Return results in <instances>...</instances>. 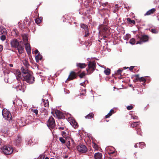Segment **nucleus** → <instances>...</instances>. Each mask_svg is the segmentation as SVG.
I'll use <instances>...</instances> for the list:
<instances>
[{
	"label": "nucleus",
	"instance_id": "aec40b11",
	"mask_svg": "<svg viewBox=\"0 0 159 159\" xmlns=\"http://www.w3.org/2000/svg\"><path fill=\"white\" fill-rule=\"evenodd\" d=\"M17 80H19L21 78V73L19 70H17L15 73Z\"/></svg>",
	"mask_w": 159,
	"mask_h": 159
},
{
	"label": "nucleus",
	"instance_id": "de8ad7c7",
	"mask_svg": "<svg viewBox=\"0 0 159 159\" xmlns=\"http://www.w3.org/2000/svg\"><path fill=\"white\" fill-rule=\"evenodd\" d=\"M85 32L86 34L84 35V36L86 37L88 36L89 35V33L88 32H87V30Z\"/></svg>",
	"mask_w": 159,
	"mask_h": 159
},
{
	"label": "nucleus",
	"instance_id": "338daca9",
	"mask_svg": "<svg viewBox=\"0 0 159 159\" xmlns=\"http://www.w3.org/2000/svg\"><path fill=\"white\" fill-rule=\"evenodd\" d=\"M2 143V140L1 139H0V145Z\"/></svg>",
	"mask_w": 159,
	"mask_h": 159
},
{
	"label": "nucleus",
	"instance_id": "a18cd8bd",
	"mask_svg": "<svg viewBox=\"0 0 159 159\" xmlns=\"http://www.w3.org/2000/svg\"><path fill=\"white\" fill-rule=\"evenodd\" d=\"M68 139L69 140V141H70V142L71 143V144H72L74 143L73 140L71 138H70V137L69 138V139Z\"/></svg>",
	"mask_w": 159,
	"mask_h": 159
},
{
	"label": "nucleus",
	"instance_id": "f257e3e1",
	"mask_svg": "<svg viewBox=\"0 0 159 159\" xmlns=\"http://www.w3.org/2000/svg\"><path fill=\"white\" fill-rule=\"evenodd\" d=\"M24 79L27 82L30 84L33 83L34 81V78L32 75V73L31 72L28 73L25 75H22Z\"/></svg>",
	"mask_w": 159,
	"mask_h": 159
},
{
	"label": "nucleus",
	"instance_id": "b1692460",
	"mask_svg": "<svg viewBox=\"0 0 159 159\" xmlns=\"http://www.w3.org/2000/svg\"><path fill=\"white\" fill-rule=\"evenodd\" d=\"M101 26L102 29H103V32H102V34H105L106 32L107 33L108 31L107 28L105 26H102V25H100Z\"/></svg>",
	"mask_w": 159,
	"mask_h": 159
},
{
	"label": "nucleus",
	"instance_id": "ddd939ff",
	"mask_svg": "<svg viewBox=\"0 0 159 159\" xmlns=\"http://www.w3.org/2000/svg\"><path fill=\"white\" fill-rule=\"evenodd\" d=\"M25 49L27 51V52L29 54L31 52V50L30 48V45L29 43H25Z\"/></svg>",
	"mask_w": 159,
	"mask_h": 159
},
{
	"label": "nucleus",
	"instance_id": "49530a36",
	"mask_svg": "<svg viewBox=\"0 0 159 159\" xmlns=\"http://www.w3.org/2000/svg\"><path fill=\"white\" fill-rule=\"evenodd\" d=\"M86 93V90H83V93H80V95H83L84 96H85V94Z\"/></svg>",
	"mask_w": 159,
	"mask_h": 159
},
{
	"label": "nucleus",
	"instance_id": "13d9d810",
	"mask_svg": "<svg viewBox=\"0 0 159 159\" xmlns=\"http://www.w3.org/2000/svg\"><path fill=\"white\" fill-rule=\"evenodd\" d=\"M138 145H139V143H137L135 144L134 145V147L135 148H137L138 147Z\"/></svg>",
	"mask_w": 159,
	"mask_h": 159
},
{
	"label": "nucleus",
	"instance_id": "58836bf2",
	"mask_svg": "<svg viewBox=\"0 0 159 159\" xmlns=\"http://www.w3.org/2000/svg\"><path fill=\"white\" fill-rule=\"evenodd\" d=\"M60 141L63 143H65V139L62 137L59 138Z\"/></svg>",
	"mask_w": 159,
	"mask_h": 159
},
{
	"label": "nucleus",
	"instance_id": "4d7b16f0",
	"mask_svg": "<svg viewBox=\"0 0 159 159\" xmlns=\"http://www.w3.org/2000/svg\"><path fill=\"white\" fill-rule=\"evenodd\" d=\"M8 65H9V66L11 67H13V65L12 64H7Z\"/></svg>",
	"mask_w": 159,
	"mask_h": 159
},
{
	"label": "nucleus",
	"instance_id": "e433bc0d",
	"mask_svg": "<svg viewBox=\"0 0 159 159\" xmlns=\"http://www.w3.org/2000/svg\"><path fill=\"white\" fill-rule=\"evenodd\" d=\"M41 21V20L39 18H37L35 19V22L37 24H39L40 23Z\"/></svg>",
	"mask_w": 159,
	"mask_h": 159
},
{
	"label": "nucleus",
	"instance_id": "bf43d9fd",
	"mask_svg": "<svg viewBox=\"0 0 159 159\" xmlns=\"http://www.w3.org/2000/svg\"><path fill=\"white\" fill-rule=\"evenodd\" d=\"M4 80H5V81L7 83L8 82V79L5 78L4 79Z\"/></svg>",
	"mask_w": 159,
	"mask_h": 159
},
{
	"label": "nucleus",
	"instance_id": "1a4fd4ad",
	"mask_svg": "<svg viewBox=\"0 0 159 159\" xmlns=\"http://www.w3.org/2000/svg\"><path fill=\"white\" fill-rule=\"evenodd\" d=\"M11 44L12 47L17 48L19 45V42L16 39H14L11 41Z\"/></svg>",
	"mask_w": 159,
	"mask_h": 159
},
{
	"label": "nucleus",
	"instance_id": "8fccbe9b",
	"mask_svg": "<svg viewBox=\"0 0 159 159\" xmlns=\"http://www.w3.org/2000/svg\"><path fill=\"white\" fill-rule=\"evenodd\" d=\"M32 142V139H30V140L28 141V144H31V143Z\"/></svg>",
	"mask_w": 159,
	"mask_h": 159
},
{
	"label": "nucleus",
	"instance_id": "3c124183",
	"mask_svg": "<svg viewBox=\"0 0 159 159\" xmlns=\"http://www.w3.org/2000/svg\"><path fill=\"white\" fill-rule=\"evenodd\" d=\"M137 117L136 116H135V117L133 116H131V118H133V119H136Z\"/></svg>",
	"mask_w": 159,
	"mask_h": 159
},
{
	"label": "nucleus",
	"instance_id": "680f3d73",
	"mask_svg": "<svg viewBox=\"0 0 159 159\" xmlns=\"http://www.w3.org/2000/svg\"><path fill=\"white\" fill-rule=\"evenodd\" d=\"M114 153V151H113V152H109L108 153L109 154H113Z\"/></svg>",
	"mask_w": 159,
	"mask_h": 159
},
{
	"label": "nucleus",
	"instance_id": "c03bdc74",
	"mask_svg": "<svg viewBox=\"0 0 159 159\" xmlns=\"http://www.w3.org/2000/svg\"><path fill=\"white\" fill-rule=\"evenodd\" d=\"M130 24H132L134 25L135 24V21L133 20H131L130 19Z\"/></svg>",
	"mask_w": 159,
	"mask_h": 159
},
{
	"label": "nucleus",
	"instance_id": "a19ab883",
	"mask_svg": "<svg viewBox=\"0 0 159 159\" xmlns=\"http://www.w3.org/2000/svg\"><path fill=\"white\" fill-rule=\"evenodd\" d=\"M122 70L119 69L118 70H117L116 73V74L117 75H120L121 72H122Z\"/></svg>",
	"mask_w": 159,
	"mask_h": 159
},
{
	"label": "nucleus",
	"instance_id": "c756f323",
	"mask_svg": "<svg viewBox=\"0 0 159 159\" xmlns=\"http://www.w3.org/2000/svg\"><path fill=\"white\" fill-rule=\"evenodd\" d=\"M139 146L142 148L145 146V144L143 142L139 143Z\"/></svg>",
	"mask_w": 159,
	"mask_h": 159
},
{
	"label": "nucleus",
	"instance_id": "393cba45",
	"mask_svg": "<svg viewBox=\"0 0 159 159\" xmlns=\"http://www.w3.org/2000/svg\"><path fill=\"white\" fill-rule=\"evenodd\" d=\"M114 110L113 109H111L110 110V112L105 116V118H108L110 116H111L113 113H114Z\"/></svg>",
	"mask_w": 159,
	"mask_h": 159
},
{
	"label": "nucleus",
	"instance_id": "e2e57ef3",
	"mask_svg": "<svg viewBox=\"0 0 159 159\" xmlns=\"http://www.w3.org/2000/svg\"><path fill=\"white\" fill-rule=\"evenodd\" d=\"M133 106H130V110L132 109L133 108Z\"/></svg>",
	"mask_w": 159,
	"mask_h": 159
},
{
	"label": "nucleus",
	"instance_id": "69168bd1",
	"mask_svg": "<svg viewBox=\"0 0 159 159\" xmlns=\"http://www.w3.org/2000/svg\"><path fill=\"white\" fill-rule=\"evenodd\" d=\"M5 65V63H3L2 64V66L3 67L4 66V65Z\"/></svg>",
	"mask_w": 159,
	"mask_h": 159
},
{
	"label": "nucleus",
	"instance_id": "864d4df0",
	"mask_svg": "<svg viewBox=\"0 0 159 159\" xmlns=\"http://www.w3.org/2000/svg\"><path fill=\"white\" fill-rule=\"evenodd\" d=\"M134 67V66H131L130 67V70H133Z\"/></svg>",
	"mask_w": 159,
	"mask_h": 159
},
{
	"label": "nucleus",
	"instance_id": "0e129e2a",
	"mask_svg": "<svg viewBox=\"0 0 159 159\" xmlns=\"http://www.w3.org/2000/svg\"><path fill=\"white\" fill-rule=\"evenodd\" d=\"M127 109L128 110H129V106H128L127 107Z\"/></svg>",
	"mask_w": 159,
	"mask_h": 159
},
{
	"label": "nucleus",
	"instance_id": "4468645a",
	"mask_svg": "<svg viewBox=\"0 0 159 159\" xmlns=\"http://www.w3.org/2000/svg\"><path fill=\"white\" fill-rule=\"evenodd\" d=\"M94 157L95 159H102V154L99 152L96 153L94 155Z\"/></svg>",
	"mask_w": 159,
	"mask_h": 159
},
{
	"label": "nucleus",
	"instance_id": "6e6d98bb",
	"mask_svg": "<svg viewBox=\"0 0 159 159\" xmlns=\"http://www.w3.org/2000/svg\"><path fill=\"white\" fill-rule=\"evenodd\" d=\"M58 129H64V127H59L58 128Z\"/></svg>",
	"mask_w": 159,
	"mask_h": 159
},
{
	"label": "nucleus",
	"instance_id": "c9c22d12",
	"mask_svg": "<svg viewBox=\"0 0 159 159\" xmlns=\"http://www.w3.org/2000/svg\"><path fill=\"white\" fill-rule=\"evenodd\" d=\"M31 111L33 112L34 113L35 115L37 116L38 114V110L37 109H32L31 110Z\"/></svg>",
	"mask_w": 159,
	"mask_h": 159
},
{
	"label": "nucleus",
	"instance_id": "5fc2aeb1",
	"mask_svg": "<svg viewBox=\"0 0 159 159\" xmlns=\"http://www.w3.org/2000/svg\"><path fill=\"white\" fill-rule=\"evenodd\" d=\"M85 83L84 82H83V83H81L80 84V85L82 86H84V85Z\"/></svg>",
	"mask_w": 159,
	"mask_h": 159
},
{
	"label": "nucleus",
	"instance_id": "0eeeda50",
	"mask_svg": "<svg viewBox=\"0 0 159 159\" xmlns=\"http://www.w3.org/2000/svg\"><path fill=\"white\" fill-rule=\"evenodd\" d=\"M77 149L80 152L84 153L87 151V149L86 147L83 145H80L78 146Z\"/></svg>",
	"mask_w": 159,
	"mask_h": 159
},
{
	"label": "nucleus",
	"instance_id": "39448f33",
	"mask_svg": "<svg viewBox=\"0 0 159 159\" xmlns=\"http://www.w3.org/2000/svg\"><path fill=\"white\" fill-rule=\"evenodd\" d=\"M89 69L87 71L89 74L91 73L95 70L96 68V63L95 61L90 62L88 65Z\"/></svg>",
	"mask_w": 159,
	"mask_h": 159
},
{
	"label": "nucleus",
	"instance_id": "7c9ffc66",
	"mask_svg": "<svg viewBox=\"0 0 159 159\" xmlns=\"http://www.w3.org/2000/svg\"><path fill=\"white\" fill-rule=\"evenodd\" d=\"M81 28L84 29L85 31L87 30V26L84 24H81Z\"/></svg>",
	"mask_w": 159,
	"mask_h": 159
},
{
	"label": "nucleus",
	"instance_id": "2eb2a0df",
	"mask_svg": "<svg viewBox=\"0 0 159 159\" xmlns=\"http://www.w3.org/2000/svg\"><path fill=\"white\" fill-rule=\"evenodd\" d=\"M156 11L155 8H153L149 10L145 14V16L150 15L151 14L153 13Z\"/></svg>",
	"mask_w": 159,
	"mask_h": 159
},
{
	"label": "nucleus",
	"instance_id": "37998d69",
	"mask_svg": "<svg viewBox=\"0 0 159 159\" xmlns=\"http://www.w3.org/2000/svg\"><path fill=\"white\" fill-rule=\"evenodd\" d=\"M139 80L140 81H142L143 82H145L146 81L145 79V78L143 77H141L140 78Z\"/></svg>",
	"mask_w": 159,
	"mask_h": 159
},
{
	"label": "nucleus",
	"instance_id": "f3484780",
	"mask_svg": "<svg viewBox=\"0 0 159 159\" xmlns=\"http://www.w3.org/2000/svg\"><path fill=\"white\" fill-rule=\"evenodd\" d=\"M76 75L74 72H72L70 73L68 79L69 80H72L75 78Z\"/></svg>",
	"mask_w": 159,
	"mask_h": 159
},
{
	"label": "nucleus",
	"instance_id": "a211bd4d",
	"mask_svg": "<svg viewBox=\"0 0 159 159\" xmlns=\"http://www.w3.org/2000/svg\"><path fill=\"white\" fill-rule=\"evenodd\" d=\"M6 34L7 31L6 29L2 26H0V35Z\"/></svg>",
	"mask_w": 159,
	"mask_h": 159
},
{
	"label": "nucleus",
	"instance_id": "423d86ee",
	"mask_svg": "<svg viewBox=\"0 0 159 159\" xmlns=\"http://www.w3.org/2000/svg\"><path fill=\"white\" fill-rule=\"evenodd\" d=\"M48 126L51 129H53L55 128V123L54 118L51 117L49 118L48 121Z\"/></svg>",
	"mask_w": 159,
	"mask_h": 159
},
{
	"label": "nucleus",
	"instance_id": "09e8293b",
	"mask_svg": "<svg viewBox=\"0 0 159 159\" xmlns=\"http://www.w3.org/2000/svg\"><path fill=\"white\" fill-rule=\"evenodd\" d=\"M66 140V142H67V144H68L69 145H70V144H71V143H70V141H69V140L68 139H67V140Z\"/></svg>",
	"mask_w": 159,
	"mask_h": 159
},
{
	"label": "nucleus",
	"instance_id": "5701e85b",
	"mask_svg": "<svg viewBox=\"0 0 159 159\" xmlns=\"http://www.w3.org/2000/svg\"><path fill=\"white\" fill-rule=\"evenodd\" d=\"M77 66L81 68H84L86 66V65L84 63H77Z\"/></svg>",
	"mask_w": 159,
	"mask_h": 159
},
{
	"label": "nucleus",
	"instance_id": "f704fd0d",
	"mask_svg": "<svg viewBox=\"0 0 159 159\" xmlns=\"http://www.w3.org/2000/svg\"><path fill=\"white\" fill-rule=\"evenodd\" d=\"M6 34H3L0 37V39L2 41H4L6 39V37L5 35Z\"/></svg>",
	"mask_w": 159,
	"mask_h": 159
},
{
	"label": "nucleus",
	"instance_id": "603ef678",
	"mask_svg": "<svg viewBox=\"0 0 159 159\" xmlns=\"http://www.w3.org/2000/svg\"><path fill=\"white\" fill-rule=\"evenodd\" d=\"M3 49L2 46L0 45V52H1Z\"/></svg>",
	"mask_w": 159,
	"mask_h": 159
},
{
	"label": "nucleus",
	"instance_id": "412c9836",
	"mask_svg": "<svg viewBox=\"0 0 159 159\" xmlns=\"http://www.w3.org/2000/svg\"><path fill=\"white\" fill-rule=\"evenodd\" d=\"M17 48L19 53L21 54L24 52V48L20 45H19Z\"/></svg>",
	"mask_w": 159,
	"mask_h": 159
},
{
	"label": "nucleus",
	"instance_id": "6ab92c4d",
	"mask_svg": "<svg viewBox=\"0 0 159 159\" xmlns=\"http://www.w3.org/2000/svg\"><path fill=\"white\" fill-rule=\"evenodd\" d=\"M68 133L66 131H63L62 133V135L63 137L65 138L66 140L69 139V136H68Z\"/></svg>",
	"mask_w": 159,
	"mask_h": 159
},
{
	"label": "nucleus",
	"instance_id": "052dcab7",
	"mask_svg": "<svg viewBox=\"0 0 159 159\" xmlns=\"http://www.w3.org/2000/svg\"><path fill=\"white\" fill-rule=\"evenodd\" d=\"M38 52H39V51H38V50L37 49L35 51V53L36 54L38 53Z\"/></svg>",
	"mask_w": 159,
	"mask_h": 159
},
{
	"label": "nucleus",
	"instance_id": "473e14b6",
	"mask_svg": "<svg viewBox=\"0 0 159 159\" xmlns=\"http://www.w3.org/2000/svg\"><path fill=\"white\" fill-rule=\"evenodd\" d=\"M23 63L24 65L26 66L25 67H27L29 66L28 62L25 59L23 61Z\"/></svg>",
	"mask_w": 159,
	"mask_h": 159
},
{
	"label": "nucleus",
	"instance_id": "f03ea898",
	"mask_svg": "<svg viewBox=\"0 0 159 159\" xmlns=\"http://www.w3.org/2000/svg\"><path fill=\"white\" fill-rule=\"evenodd\" d=\"M2 115L5 119L8 120H10L12 116L10 112L7 109H4L2 111Z\"/></svg>",
	"mask_w": 159,
	"mask_h": 159
},
{
	"label": "nucleus",
	"instance_id": "9d476101",
	"mask_svg": "<svg viewBox=\"0 0 159 159\" xmlns=\"http://www.w3.org/2000/svg\"><path fill=\"white\" fill-rule=\"evenodd\" d=\"M148 37L146 35H143L141 37L140 41L137 42L136 44H141L142 42H145L148 41Z\"/></svg>",
	"mask_w": 159,
	"mask_h": 159
},
{
	"label": "nucleus",
	"instance_id": "cd10ccee",
	"mask_svg": "<svg viewBox=\"0 0 159 159\" xmlns=\"http://www.w3.org/2000/svg\"><path fill=\"white\" fill-rule=\"evenodd\" d=\"M94 116V114L93 113H90L88 114L85 117L86 118L89 119L90 118H93Z\"/></svg>",
	"mask_w": 159,
	"mask_h": 159
},
{
	"label": "nucleus",
	"instance_id": "774afa93",
	"mask_svg": "<svg viewBox=\"0 0 159 159\" xmlns=\"http://www.w3.org/2000/svg\"><path fill=\"white\" fill-rule=\"evenodd\" d=\"M44 159H49V158L48 157H46Z\"/></svg>",
	"mask_w": 159,
	"mask_h": 159
},
{
	"label": "nucleus",
	"instance_id": "2f4dec72",
	"mask_svg": "<svg viewBox=\"0 0 159 159\" xmlns=\"http://www.w3.org/2000/svg\"><path fill=\"white\" fill-rule=\"evenodd\" d=\"M139 124V122H134L133 123L131 124V126L133 127H134L136 126H137Z\"/></svg>",
	"mask_w": 159,
	"mask_h": 159
},
{
	"label": "nucleus",
	"instance_id": "79ce46f5",
	"mask_svg": "<svg viewBox=\"0 0 159 159\" xmlns=\"http://www.w3.org/2000/svg\"><path fill=\"white\" fill-rule=\"evenodd\" d=\"M151 30L152 32L153 33H157L158 32V31L155 29H151Z\"/></svg>",
	"mask_w": 159,
	"mask_h": 159
},
{
	"label": "nucleus",
	"instance_id": "20e7f679",
	"mask_svg": "<svg viewBox=\"0 0 159 159\" xmlns=\"http://www.w3.org/2000/svg\"><path fill=\"white\" fill-rule=\"evenodd\" d=\"M2 150L4 153L6 154H10L13 152V149L10 146H4L2 148Z\"/></svg>",
	"mask_w": 159,
	"mask_h": 159
},
{
	"label": "nucleus",
	"instance_id": "4c0bfd02",
	"mask_svg": "<svg viewBox=\"0 0 159 159\" xmlns=\"http://www.w3.org/2000/svg\"><path fill=\"white\" fill-rule=\"evenodd\" d=\"M135 40L134 39H132L130 40V43L134 44L135 43Z\"/></svg>",
	"mask_w": 159,
	"mask_h": 159
},
{
	"label": "nucleus",
	"instance_id": "f8f14e48",
	"mask_svg": "<svg viewBox=\"0 0 159 159\" xmlns=\"http://www.w3.org/2000/svg\"><path fill=\"white\" fill-rule=\"evenodd\" d=\"M21 70L22 72L23 73L22 75H25L28 73H30L31 72L28 70L27 67H22L21 69Z\"/></svg>",
	"mask_w": 159,
	"mask_h": 159
},
{
	"label": "nucleus",
	"instance_id": "ea45409f",
	"mask_svg": "<svg viewBox=\"0 0 159 159\" xmlns=\"http://www.w3.org/2000/svg\"><path fill=\"white\" fill-rule=\"evenodd\" d=\"M85 75V73L83 72L79 75V76L80 78H82Z\"/></svg>",
	"mask_w": 159,
	"mask_h": 159
},
{
	"label": "nucleus",
	"instance_id": "72a5a7b5",
	"mask_svg": "<svg viewBox=\"0 0 159 159\" xmlns=\"http://www.w3.org/2000/svg\"><path fill=\"white\" fill-rule=\"evenodd\" d=\"M93 147L95 150H97L98 149V145L95 143H93Z\"/></svg>",
	"mask_w": 159,
	"mask_h": 159
},
{
	"label": "nucleus",
	"instance_id": "c85d7f7f",
	"mask_svg": "<svg viewBox=\"0 0 159 159\" xmlns=\"http://www.w3.org/2000/svg\"><path fill=\"white\" fill-rule=\"evenodd\" d=\"M104 72L107 75H109L110 73V70L107 68L104 71Z\"/></svg>",
	"mask_w": 159,
	"mask_h": 159
},
{
	"label": "nucleus",
	"instance_id": "7ed1b4c3",
	"mask_svg": "<svg viewBox=\"0 0 159 159\" xmlns=\"http://www.w3.org/2000/svg\"><path fill=\"white\" fill-rule=\"evenodd\" d=\"M14 88L17 91L24 92L25 90V86L21 82H18L14 85Z\"/></svg>",
	"mask_w": 159,
	"mask_h": 159
},
{
	"label": "nucleus",
	"instance_id": "a878e982",
	"mask_svg": "<svg viewBox=\"0 0 159 159\" xmlns=\"http://www.w3.org/2000/svg\"><path fill=\"white\" fill-rule=\"evenodd\" d=\"M21 139L20 137H18V138L16 141V145H19L21 142Z\"/></svg>",
	"mask_w": 159,
	"mask_h": 159
},
{
	"label": "nucleus",
	"instance_id": "bb28decb",
	"mask_svg": "<svg viewBox=\"0 0 159 159\" xmlns=\"http://www.w3.org/2000/svg\"><path fill=\"white\" fill-rule=\"evenodd\" d=\"M42 56L40 54H38L36 57L35 59L36 62L39 61V60H41L42 58Z\"/></svg>",
	"mask_w": 159,
	"mask_h": 159
},
{
	"label": "nucleus",
	"instance_id": "9b49d317",
	"mask_svg": "<svg viewBox=\"0 0 159 159\" xmlns=\"http://www.w3.org/2000/svg\"><path fill=\"white\" fill-rule=\"evenodd\" d=\"M51 113L54 116L59 118L60 117L61 112L58 110H56L54 112L52 111Z\"/></svg>",
	"mask_w": 159,
	"mask_h": 159
},
{
	"label": "nucleus",
	"instance_id": "dca6fc26",
	"mask_svg": "<svg viewBox=\"0 0 159 159\" xmlns=\"http://www.w3.org/2000/svg\"><path fill=\"white\" fill-rule=\"evenodd\" d=\"M42 102L41 103L42 105H43L45 107L49 106V102L48 100H45L44 99H42Z\"/></svg>",
	"mask_w": 159,
	"mask_h": 159
},
{
	"label": "nucleus",
	"instance_id": "4be33fe9",
	"mask_svg": "<svg viewBox=\"0 0 159 159\" xmlns=\"http://www.w3.org/2000/svg\"><path fill=\"white\" fill-rule=\"evenodd\" d=\"M23 40L25 43H28V37L26 34H23L22 35Z\"/></svg>",
	"mask_w": 159,
	"mask_h": 159
},
{
	"label": "nucleus",
	"instance_id": "6e6552de",
	"mask_svg": "<svg viewBox=\"0 0 159 159\" xmlns=\"http://www.w3.org/2000/svg\"><path fill=\"white\" fill-rule=\"evenodd\" d=\"M68 121L70 124L74 128H75L78 127V124L75 120L74 119L72 118H69Z\"/></svg>",
	"mask_w": 159,
	"mask_h": 159
}]
</instances>
